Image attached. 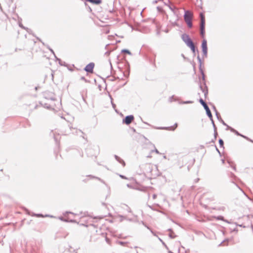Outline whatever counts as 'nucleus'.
<instances>
[{"instance_id": "obj_4", "label": "nucleus", "mask_w": 253, "mask_h": 253, "mask_svg": "<svg viewBox=\"0 0 253 253\" xmlns=\"http://www.w3.org/2000/svg\"><path fill=\"white\" fill-rule=\"evenodd\" d=\"M94 67V64L93 63H90L89 64H88V65H87L85 66L84 70L87 72H88L90 73H92L93 71Z\"/></svg>"}, {"instance_id": "obj_14", "label": "nucleus", "mask_w": 253, "mask_h": 253, "mask_svg": "<svg viewBox=\"0 0 253 253\" xmlns=\"http://www.w3.org/2000/svg\"><path fill=\"white\" fill-rule=\"evenodd\" d=\"M219 144L221 146H222L223 145V141L221 139H220L219 140Z\"/></svg>"}, {"instance_id": "obj_2", "label": "nucleus", "mask_w": 253, "mask_h": 253, "mask_svg": "<svg viewBox=\"0 0 253 253\" xmlns=\"http://www.w3.org/2000/svg\"><path fill=\"white\" fill-rule=\"evenodd\" d=\"M184 20L187 23L189 28H191L192 27V20L193 18V13L189 11H186L184 14Z\"/></svg>"}, {"instance_id": "obj_7", "label": "nucleus", "mask_w": 253, "mask_h": 253, "mask_svg": "<svg viewBox=\"0 0 253 253\" xmlns=\"http://www.w3.org/2000/svg\"><path fill=\"white\" fill-rule=\"evenodd\" d=\"M205 24H201L200 26L201 35L203 37L204 36L205 34Z\"/></svg>"}, {"instance_id": "obj_6", "label": "nucleus", "mask_w": 253, "mask_h": 253, "mask_svg": "<svg viewBox=\"0 0 253 253\" xmlns=\"http://www.w3.org/2000/svg\"><path fill=\"white\" fill-rule=\"evenodd\" d=\"M147 150L149 152H155L156 153L158 154L159 151L155 149V147L154 146H150L149 148H147Z\"/></svg>"}, {"instance_id": "obj_15", "label": "nucleus", "mask_w": 253, "mask_h": 253, "mask_svg": "<svg viewBox=\"0 0 253 253\" xmlns=\"http://www.w3.org/2000/svg\"><path fill=\"white\" fill-rule=\"evenodd\" d=\"M252 142H253V141H252Z\"/></svg>"}, {"instance_id": "obj_10", "label": "nucleus", "mask_w": 253, "mask_h": 253, "mask_svg": "<svg viewBox=\"0 0 253 253\" xmlns=\"http://www.w3.org/2000/svg\"><path fill=\"white\" fill-rule=\"evenodd\" d=\"M201 24H205V19L204 15L203 13L200 14Z\"/></svg>"}, {"instance_id": "obj_5", "label": "nucleus", "mask_w": 253, "mask_h": 253, "mask_svg": "<svg viewBox=\"0 0 253 253\" xmlns=\"http://www.w3.org/2000/svg\"><path fill=\"white\" fill-rule=\"evenodd\" d=\"M202 50L205 54H206L207 53V42L206 40H204L202 42Z\"/></svg>"}, {"instance_id": "obj_13", "label": "nucleus", "mask_w": 253, "mask_h": 253, "mask_svg": "<svg viewBox=\"0 0 253 253\" xmlns=\"http://www.w3.org/2000/svg\"><path fill=\"white\" fill-rule=\"evenodd\" d=\"M122 52H124V53H127L128 54H131L129 50H127V49H123V50H122Z\"/></svg>"}, {"instance_id": "obj_9", "label": "nucleus", "mask_w": 253, "mask_h": 253, "mask_svg": "<svg viewBox=\"0 0 253 253\" xmlns=\"http://www.w3.org/2000/svg\"><path fill=\"white\" fill-rule=\"evenodd\" d=\"M87 1L93 4H98L101 2V0H86Z\"/></svg>"}, {"instance_id": "obj_8", "label": "nucleus", "mask_w": 253, "mask_h": 253, "mask_svg": "<svg viewBox=\"0 0 253 253\" xmlns=\"http://www.w3.org/2000/svg\"><path fill=\"white\" fill-rule=\"evenodd\" d=\"M199 101L201 103V104L203 106V107H204L205 110L209 108V107L208 106L207 104L205 103V102L202 99H200Z\"/></svg>"}, {"instance_id": "obj_3", "label": "nucleus", "mask_w": 253, "mask_h": 253, "mask_svg": "<svg viewBox=\"0 0 253 253\" xmlns=\"http://www.w3.org/2000/svg\"><path fill=\"white\" fill-rule=\"evenodd\" d=\"M134 118L132 115H129L126 116L124 120H123V123L126 125H129L134 120Z\"/></svg>"}, {"instance_id": "obj_12", "label": "nucleus", "mask_w": 253, "mask_h": 253, "mask_svg": "<svg viewBox=\"0 0 253 253\" xmlns=\"http://www.w3.org/2000/svg\"><path fill=\"white\" fill-rule=\"evenodd\" d=\"M206 111L207 112V114L208 116L209 117L211 118L212 117V115H211V113L209 108H208L207 109H206Z\"/></svg>"}, {"instance_id": "obj_11", "label": "nucleus", "mask_w": 253, "mask_h": 253, "mask_svg": "<svg viewBox=\"0 0 253 253\" xmlns=\"http://www.w3.org/2000/svg\"><path fill=\"white\" fill-rule=\"evenodd\" d=\"M177 124L175 123L173 126L169 127V128L168 129L169 130H174L177 127Z\"/></svg>"}, {"instance_id": "obj_1", "label": "nucleus", "mask_w": 253, "mask_h": 253, "mask_svg": "<svg viewBox=\"0 0 253 253\" xmlns=\"http://www.w3.org/2000/svg\"><path fill=\"white\" fill-rule=\"evenodd\" d=\"M183 41L186 43L187 45L189 47L192 51L194 53L195 52V46L189 36L186 34H184L182 36Z\"/></svg>"}]
</instances>
